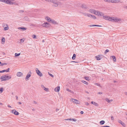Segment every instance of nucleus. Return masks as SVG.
Here are the masks:
<instances>
[{
  "label": "nucleus",
  "mask_w": 127,
  "mask_h": 127,
  "mask_svg": "<svg viewBox=\"0 0 127 127\" xmlns=\"http://www.w3.org/2000/svg\"><path fill=\"white\" fill-rule=\"evenodd\" d=\"M102 58V56L101 55H98L97 56H95V58L97 60H100Z\"/></svg>",
  "instance_id": "6"
},
{
  "label": "nucleus",
  "mask_w": 127,
  "mask_h": 127,
  "mask_svg": "<svg viewBox=\"0 0 127 127\" xmlns=\"http://www.w3.org/2000/svg\"><path fill=\"white\" fill-rule=\"evenodd\" d=\"M24 40V38L21 39H20V41L21 42H23Z\"/></svg>",
  "instance_id": "46"
},
{
  "label": "nucleus",
  "mask_w": 127,
  "mask_h": 127,
  "mask_svg": "<svg viewBox=\"0 0 127 127\" xmlns=\"http://www.w3.org/2000/svg\"><path fill=\"white\" fill-rule=\"evenodd\" d=\"M58 3H56L55 4H54L53 5L55 7H56L58 6Z\"/></svg>",
  "instance_id": "36"
},
{
  "label": "nucleus",
  "mask_w": 127,
  "mask_h": 127,
  "mask_svg": "<svg viewBox=\"0 0 127 127\" xmlns=\"http://www.w3.org/2000/svg\"><path fill=\"white\" fill-rule=\"evenodd\" d=\"M32 37L33 38H36V35L35 34H33L32 36Z\"/></svg>",
  "instance_id": "47"
},
{
  "label": "nucleus",
  "mask_w": 127,
  "mask_h": 127,
  "mask_svg": "<svg viewBox=\"0 0 127 127\" xmlns=\"http://www.w3.org/2000/svg\"><path fill=\"white\" fill-rule=\"evenodd\" d=\"M11 112L14 114L15 115H18L19 114V113L18 112Z\"/></svg>",
  "instance_id": "18"
},
{
  "label": "nucleus",
  "mask_w": 127,
  "mask_h": 127,
  "mask_svg": "<svg viewBox=\"0 0 127 127\" xmlns=\"http://www.w3.org/2000/svg\"><path fill=\"white\" fill-rule=\"evenodd\" d=\"M91 103L92 104L95 105L96 106H97L98 105L97 103L94 101H92Z\"/></svg>",
  "instance_id": "23"
},
{
  "label": "nucleus",
  "mask_w": 127,
  "mask_h": 127,
  "mask_svg": "<svg viewBox=\"0 0 127 127\" xmlns=\"http://www.w3.org/2000/svg\"><path fill=\"white\" fill-rule=\"evenodd\" d=\"M98 13H99V11H96L95 10V12L94 13L98 15Z\"/></svg>",
  "instance_id": "28"
},
{
  "label": "nucleus",
  "mask_w": 127,
  "mask_h": 127,
  "mask_svg": "<svg viewBox=\"0 0 127 127\" xmlns=\"http://www.w3.org/2000/svg\"><path fill=\"white\" fill-rule=\"evenodd\" d=\"M15 97H16V99L18 100V98L17 96H16Z\"/></svg>",
  "instance_id": "62"
},
{
  "label": "nucleus",
  "mask_w": 127,
  "mask_h": 127,
  "mask_svg": "<svg viewBox=\"0 0 127 127\" xmlns=\"http://www.w3.org/2000/svg\"><path fill=\"white\" fill-rule=\"evenodd\" d=\"M23 75L22 73L20 72H19L17 73V76L18 77L22 76Z\"/></svg>",
  "instance_id": "8"
},
{
  "label": "nucleus",
  "mask_w": 127,
  "mask_h": 127,
  "mask_svg": "<svg viewBox=\"0 0 127 127\" xmlns=\"http://www.w3.org/2000/svg\"><path fill=\"white\" fill-rule=\"evenodd\" d=\"M71 99L72 101H73L74 103L78 104L79 103V101L73 98Z\"/></svg>",
  "instance_id": "7"
},
{
  "label": "nucleus",
  "mask_w": 127,
  "mask_h": 127,
  "mask_svg": "<svg viewBox=\"0 0 127 127\" xmlns=\"http://www.w3.org/2000/svg\"><path fill=\"white\" fill-rule=\"evenodd\" d=\"M15 2H12L11 1V4H15Z\"/></svg>",
  "instance_id": "57"
},
{
  "label": "nucleus",
  "mask_w": 127,
  "mask_h": 127,
  "mask_svg": "<svg viewBox=\"0 0 127 127\" xmlns=\"http://www.w3.org/2000/svg\"><path fill=\"white\" fill-rule=\"evenodd\" d=\"M51 2L53 3L54 4H55L56 3H58L57 1L55 0H52Z\"/></svg>",
  "instance_id": "22"
},
{
  "label": "nucleus",
  "mask_w": 127,
  "mask_h": 127,
  "mask_svg": "<svg viewBox=\"0 0 127 127\" xmlns=\"http://www.w3.org/2000/svg\"><path fill=\"white\" fill-rule=\"evenodd\" d=\"M20 55V53H18V54H17V53H15V57H17V56H19V55Z\"/></svg>",
  "instance_id": "32"
},
{
  "label": "nucleus",
  "mask_w": 127,
  "mask_h": 127,
  "mask_svg": "<svg viewBox=\"0 0 127 127\" xmlns=\"http://www.w3.org/2000/svg\"><path fill=\"white\" fill-rule=\"evenodd\" d=\"M120 2V0H113L112 3H119Z\"/></svg>",
  "instance_id": "13"
},
{
  "label": "nucleus",
  "mask_w": 127,
  "mask_h": 127,
  "mask_svg": "<svg viewBox=\"0 0 127 127\" xmlns=\"http://www.w3.org/2000/svg\"><path fill=\"white\" fill-rule=\"evenodd\" d=\"M111 120H114V118L112 116H111Z\"/></svg>",
  "instance_id": "48"
},
{
  "label": "nucleus",
  "mask_w": 127,
  "mask_h": 127,
  "mask_svg": "<svg viewBox=\"0 0 127 127\" xmlns=\"http://www.w3.org/2000/svg\"><path fill=\"white\" fill-rule=\"evenodd\" d=\"M45 0L46 1H47L49 2H51L52 0Z\"/></svg>",
  "instance_id": "51"
},
{
  "label": "nucleus",
  "mask_w": 127,
  "mask_h": 127,
  "mask_svg": "<svg viewBox=\"0 0 127 127\" xmlns=\"http://www.w3.org/2000/svg\"><path fill=\"white\" fill-rule=\"evenodd\" d=\"M85 79L88 80H90L89 77H86L85 78Z\"/></svg>",
  "instance_id": "37"
},
{
  "label": "nucleus",
  "mask_w": 127,
  "mask_h": 127,
  "mask_svg": "<svg viewBox=\"0 0 127 127\" xmlns=\"http://www.w3.org/2000/svg\"><path fill=\"white\" fill-rule=\"evenodd\" d=\"M89 11L90 12L94 13L95 12V10L93 9H90L89 10Z\"/></svg>",
  "instance_id": "16"
},
{
  "label": "nucleus",
  "mask_w": 127,
  "mask_h": 127,
  "mask_svg": "<svg viewBox=\"0 0 127 127\" xmlns=\"http://www.w3.org/2000/svg\"><path fill=\"white\" fill-rule=\"evenodd\" d=\"M87 16L88 17H91V15L90 14H87Z\"/></svg>",
  "instance_id": "50"
},
{
  "label": "nucleus",
  "mask_w": 127,
  "mask_h": 127,
  "mask_svg": "<svg viewBox=\"0 0 127 127\" xmlns=\"http://www.w3.org/2000/svg\"><path fill=\"white\" fill-rule=\"evenodd\" d=\"M47 19L48 22H51V19L49 17H47L46 18Z\"/></svg>",
  "instance_id": "24"
},
{
  "label": "nucleus",
  "mask_w": 127,
  "mask_h": 127,
  "mask_svg": "<svg viewBox=\"0 0 127 127\" xmlns=\"http://www.w3.org/2000/svg\"><path fill=\"white\" fill-rule=\"evenodd\" d=\"M113 0H106V2H112Z\"/></svg>",
  "instance_id": "40"
},
{
  "label": "nucleus",
  "mask_w": 127,
  "mask_h": 127,
  "mask_svg": "<svg viewBox=\"0 0 127 127\" xmlns=\"http://www.w3.org/2000/svg\"><path fill=\"white\" fill-rule=\"evenodd\" d=\"M111 57L112 59H113V61L115 62L116 61V57L114 56H111Z\"/></svg>",
  "instance_id": "15"
},
{
  "label": "nucleus",
  "mask_w": 127,
  "mask_h": 127,
  "mask_svg": "<svg viewBox=\"0 0 127 127\" xmlns=\"http://www.w3.org/2000/svg\"><path fill=\"white\" fill-rule=\"evenodd\" d=\"M105 123V121H101L100 122V124L101 125H102L103 124Z\"/></svg>",
  "instance_id": "27"
},
{
  "label": "nucleus",
  "mask_w": 127,
  "mask_h": 127,
  "mask_svg": "<svg viewBox=\"0 0 127 127\" xmlns=\"http://www.w3.org/2000/svg\"><path fill=\"white\" fill-rule=\"evenodd\" d=\"M2 72H6V70H2Z\"/></svg>",
  "instance_id": "61"
},
{
  "label": "nucleus",
  "mask_w": 127,
  "mask_h": 127,
  "mask_svg": "<svg viewBox=\"0 0 127 127\" xmlns=\"http://www.w3.org/2000/svg\"><path fill=\"white\" fill-rule=\"evenodd\" d=\"M102 92H98V93L97 94H102Z\"/></svg>",
  "instance_id": "56"
},
{
  "label": "nucleus",
  "mask_w": 127,
  "mask_h": 127,
  "mask_svg": "<svg viewBox=\"0 0 127 127\" xmlns=\"http://www.w3.org/2000/svg\"><path fill=\"white\" fill-rule=\"evenodd\" d=\"M65 120H66V121H68L69 120L71 121V119H65Z\"/></svg>",
  "instance_id": "55"
},
{
  "label": "nucleus",
  "mask_w": 127,
  "mask_h": 127,
  "mask_svg": "<svg viewBox=\"0 0 127 127\" xmlns=\"http://www.w3.org/2000/svg\"><path fill=\"white\" fill-rule=\"evenodd\" d=\"M109 51L107 49L105 51V52H104V54H106Z\"/></svg>",
  "instance_id": "35"
},
{
  "label": "nucleus",
  "mask_w": 127,
  "mask_h": 127,
  "mask_svg": "<svg viewBox=\"0 0 127 127\" xmlns=\"http://www.w3.org/2000/svg\"><path fill=\"white\" fill-rule=\"evenodd\" d=\"M43 27L48 28L49 27V24L47 22H45L42 25Z\"/></svg>",
  "instance_id": "5"
},
{
  "label": "nucleus",
  "mask_w": 127,
  "mask_h": 127,
  "mask_svg": "<svg viewBox=\"0 0 127 127\" xmlns=\"http://www.w3.org/2000/svg\"><path fill=\"white\" fill-rule=\"evenodd\" d=\"M7 27H5L4 28V29L5 30H7L8 29V27L7 25H6Z\"/></svg>",
  "instance_id": "29"
},
{
  "label": "nucleus",
  "mask_w": 127,
  "mask_h": 127,
  "mask_svg": "<svg viewBox=\"0 0 127 127\" xmlns=\"http://www.w3.org/2000/svg\"><path fill=\"white\" fill-rule=\"evenodd\" d=\"M103 18L110 21H112L113 20V17H112L109 16H103Z\"/></svg>",
  "instance_id": "1"
},
{
  "label": "nucleus",
  "mask_w": 127,
  "mask_h": 127,
  "mask_svg": "<svg viewBox=\"0 0 127 127\" xmlns=\"http://www.w3.org/2000/svg\"><path fill=\"white\" fill-rule=\"evenodd\" d=\"M36 71L37 75L40 76H42L43 74L37 68L36 69Z\"/></svg>",
  "instance_id": "2"
},
{
  "label": "nucleus",
  "mask_w": 127,
  "mask_h": 127,
  "mask_svg": "<svg viewBox=\"0 0 127 127\" xmlns=\"http://www.w3.org/2000/svg\"><path fill=\"white\" fill-rule=\"evenodd\" d=\"M18 103L19 104H22L21 102H18Z\"/></svg>",
  "instance_id": "63"
},
{
  "label": "nucleus",
  "mask_w": 127,
  "mask_h": 127,
  "mask_svg": "<svg viewBox=\"0 0 127 127\" xmlns=\"http://www.w3.org/2000/svg\"><path fill=\"white\" fill-rule=\"evenodd\" d=\"M82 13L85 16H86L87 14H86V13H82Z\"/></svg>",
  "instance_id": "60"
},
{
  "label": "nucleus",
  "mask_w": 127,
  "mask_h": 127,
  "mask_svg": "<svg viewBox=\"0 0 127 127\" xmlns=\"http://www.w3.org/2000/svg\"><path fill=\"white\" fill-rule=\"evenodd\" d=\"M5 3L6 4L11 5V1L10 0H6Z\"/></svg>",
  "instance_id": "10"
},
{
  "label": "nucleus",
  "mask_w": 127,
  "mask_h": 127,
  "mask_svg": "<svg viewBox=\"0 0 127 127\" xmlns=\"http://www.w3.org/2000/svg\"><path fill=\"white\" fill-rule=\"evenodd\" d=\"M44 90L45 91H46L47 92L48 91V88H45L44 89Z\"/></svg>",
  "instance_id": "42"
},
{
  "label": "nucleus",
  "mask_w": 127,
  "mask_h": 127,
  "mask_svg": "<svg viewBox=\"0 0 127 127\" xmlns=\"http://www.w3.org/2000/svg\"><path fill=\"white\" fill-rule=\"evenodd\" d=\"M60 87L59 86H58L55 88L54 90L55 92H58L60 91Z\"/></svg>",
  "instance_id": "9"
},
{
  "label": "nucleus",
  "mask_w": 127,
  "mask_h": 127,
  "mask_svg": "<svg viewBox=\"0 0 127 127\" xmlns=\"http://www.w3.org/2000/svg\"><path fill=\"white\" fill-rule=\"evenodd\" d=\"M91 16L92 18H93L94 19H95L96 18V17L95 16L91 15Z\"/></svg>",
  "instance_id": "34"
},
{
  "label": "nucleus",
  "mask_w": 127,
  "mask_h": 127,
  "mask_svg": "<svg viewBox=\"0 0 127 127\" xmlns=\"http://www.w3.org/2000/svg\"><path fill=\"white\" fill-rule=\"evenodd\" d=\"M31 72L30 71L29 72V73L27 74L25 78V79L26 81H27L29 79V78L31 77Z\"/></svg>",
  "instance_id": "3"
},
{
  "label": "nucleus",
  "mask_w": 127,
  "mask_h": 127,
  "mask_svg": "<svg viewBox=\"0 0 127 127\" xmlns=\"http://www.w3.org/2000/svg\"><path fill=\"white\" fill-rule=\"evenodd\" d=\"M41 87L44 89L45 87L43 85H41Z\"/></svg>",
  "instance_id": "54"
},
{
  "label": "nucleus",
  "mask_w": 127,
  "mask_h": 127,
  "mask_svg": "<svg viewBox=\"0 0 127 127\" xmlns=\"http://www.w3.org/2000/svg\"><path fill=\"white\" fill-rule=\"evenodd\" d=\"M7 64V63H1V66H2L3 65H6Z\"/></svg>",
  "instance_id": "38"
},
{
  "label": "nucleus",
  "mask_w": 127,
  "mask_h": 127,
  "mask_svg": "<svg viewBox=\"0 0 127 127\" xmlns=\"http://www.w3.org/2000/svg\"><path fill=\"white\" fill-rule=\"evenodd\" d=\"M105 100L106 101H107L108 103L110 102V101H109L110 100H109V99H108V98H106V99Z\"/></svg>",
  "instance_id": "43"
},
{
  "label": "nucleus",
  "mask_w": 127,
  "mask_h": 127,
  "mask_svg": "<svg viewBox=\"0 0 127 127\" xmlns=\"http://www.w3.org/2000/svg\"><path fill=\"white\" fill-rule=\"evenodd\" d=\"M5 75H2L0 77V79L1 80V81L6 80V78L5 77Z\"/></svg>",
  "instance_id": "4"
},
{
  "label": "nucleus",
  "mask_w": 127,
  "mask_h": 127,
  "mask_svg": "<svg viewBox=\"0 0 127 127\" xmlns=\"http://www.w3.org/2000/svg\"><path fill=\"white\" fill-rule=\"evenodd\" d=\"M19 12L20 13H23L24 12V11L23 10H20L19 11Z\"/></svg>",
  "instance_id": "49"
},
{
  "label": "nucleus",
  "mask_w": 127,
  "mask_h": 127,
  "mask_svg": "<svg viewBox=\"0 0 127 127\" xmlns=\"http://www.w3.org/2000/svg\"><path fill=\"white\" fill-rule=\"evenodd\" d=\"M76 55L75 54H74L72 57V59L73 60H74L76 58Z\"/></svg>",
  "instance_id": "25"
},
{
  "label": "nucleus",
  "mask_w": 127,
  "mask_h": 127,
  "mask_svg": "<svg viewBox=\"0 0 127 127\" xmlns=\"http://www.w3.org/2000/svg\"><path fill=\"white\" fill-rule=\"evenodd\" d=\"M33 103H34L35 104H37V102H36V101H33Z\"/></svg>",
  "instance_id": "59"
},
{
  "label": "nucleus",
  "mask_w": 127,
  "mask_h": 127,
  "mask_svg": "<svg viewBox=\"0 0 127 127\" xmlns=\"http://www.w3.org/2000/svg\"><path fill=\"white\" fill-rule=\"evenodd\" d=\"M113 21H114L115 22H116L117 21H120L121 20V19L120 18H114V17H113Z\"/></svg>",
  "instance_id": "11"
},
{
  "label": "nucleus",
  "mask_w": 127,
  "mask_h": 127,
  "mask_svg": "<svg viewBox=\"0 0 127 127\" xmlns=\"http://www.w3.org/2000/svg\"><path fill=\"white\" fill-rule=\"evenodd\" d=\"M101 127H110V126H103Z\"/></svg>",
  "instance_id": "58"
},
{
  "label": "nucleus",
  "mask_w": 127,
  "mask_h": 127,
  "mask_svg": "<svg viewBox=\"0 0 127 127\" xmlns=\"http://www.w3.org/2000/svg\"><path fill=\"white\" fill-rule=\"evenodd\" d=\"M124 8L127 9V6H125V7H124Z\"/></svg>",
  "instance_id": "64"
},
{
  "label": "nucleus",
  "mask_w": 127,
  "mask_h": 127,
  "mask_svg": "<svg viewBox=\"0 0 127 127\" xmlns=\"http://www.w3.org/2000/svg\"><path fill=\"white\" fill-rule=\"evenodd\" d=\"M118 122L121 124L123 126H124L125 125V124L123 123L121 120H119Z\"/></svg>",
  "instance_id": "17"
},
{
  "label": "nucleus",
  "mask_w": 127,
  "mask_h": 127,
  "mask_svg": "<svg viewBox=\"0 0 127 127\" xmlns=\"http://www.w3.org/2000/svg\"><path fill=\"white\" fill-rule=\"evenodd\" d=\"M81 7L82 8L84 9H86L87 8L86 5L85 4H82L81 6Z\"/></svg>",
  "instance_id": "19"
},
{
  "label": "nucleus",
  "mask_w": 127,
  "mask_h": 127,
  "mask_svg": "<svg viewBox=\"0 0 127 127\" xmlns=\"http://www.w3.org/2000/svg\"><path fill=\"white\" fill-rule=\"evenodd\" d=\"M95 85L96 86H99L100 87V85L98 83H95Z\"/></svg>",
  "instance_id": "44"
},
{
  "label": "nucleus",
  "mask_w": 127,
  "mask_h": 127,
  "mask_svg": "<svg viewBox=\"0 0 127 127\" xmlns=\"http://www.w3.org/2000/svg\"><path fill=\"white\" fill-rule=\"evenodd\" d=\"M9 69H10V68H8L6 70V72H9Z\"/></svg>",
  "instance_id": "45"
},
{
  "label": "nucleus",
  "mask_w": 127,
  "mask_h": 127,
  "mask_svg": "<svg viewBox=\"0 0 127 127\" xmlns=\"http://www.w3.org/2000/svg\"><path fill=\"white\" fill-rule=\"evenodd\" d=\"M48 73L52 77H54V76L52 74H50V73L48 72Z\"/></svg>",
  "instance_id": "39"
},
{
  "label": "nucleus",
  "mask_w": 127,
  "mask_h": 127,
  "mask_svg": "<svg viewBox=\"0 0 127 127\" xmlns=\"http://www.w3.org/2000/svg\"><path fill=\"white\" fill-rule=\"evenodd\" d=\"M71 121L76 122V120L75 119H71Z\"/></svg>",
  "instance_id": "41"
},
{
  "label": "nucleus",
  "mask_w": 127,
  "mask_h": 127,
  "mask_svg": "<svg viewBox=\"0 0 127 127\" xmlns=\"http://www.w3.org/2000/svg\"><path fill=\"white\" fill-rule=\"evenodd\" d=\"M3 88H1L0 89V93H1L3 91Z\"/></svg>",
  "instance_id": "33"
},
{
  "label": "nucleus",
  "mask_w": 127,
  "mask_h": 127,
  "mask_svg": "<svg viewBox=\"0 0 127 127\" xmlns=\"http://www.w3.org/2000/svg\"><path fill=\"white\" fill-rule=\"evenodd\" d=\"M6 76V80H8L11 78V76H8L7 75H5Z\"/></svg>",
  "instance_id": "14"
},
{
  "label": "nucleus",
  "mask_w": 127,
  "mask_h": 127,
  "mask_svg": "<svg viewBox=\"0 0 127 127\" xmlns=\"http://www.w3.org/2000/svg\"><path fill=\"white\" fill-rule=\"evenodd\" d=\"M66 90L67 91H68L69 92H71V90H69L67 88L66 89Z\"/></svg>",
  "instance_id": "52"
},
{
  "label": "nucleus",
  "mask_w": 127,
  "mask_h": 127,
  "mask_svg": "<svg viewBox=\"0 0 127 127\" xmlns=\"http://www.w3.org/2000/svg\"><path fill=\"white\" fill-rule=\"evenodd\" d=\"M5 39L4 37H2V39H1V41L2 42H3L4 43L5 42Z\"/></svg>",
  "instance_id": "31"
},
{
  "label": "nucleus",
  "mask_w": 127,
  "mask_h": 127,
  "mask_svg": "<svg viewBox=\"0 0 127 127\" xmlns=\"http://www.w3.org/2000/svg\"><path fill=\"white\" fill-rule=\"evenodd\" d=\"M104 15V14L102 12H99V13H98V16H103Z\"/></svg>",
  "instance_id": "20"
},
{
  "label": "nucleus",
  "mask_w": 127,
  "mask_h": 127,
  "mask_svg": "<svg viewBox=\"0 0 127 127\" xmlns=\"http://www.w3.org/2000/svg\"><path fill=\"white\" fill-rule=\"evenodd\" d=\"M18 29H21L23 31H25L27 29L26 28H24V27H19V28H18Z\"/></svg>",
  "instance_id": "21"
},
{
  "label": "nucleus",
  "mask_w": 127,
  "mask_h": 127,
  "mask_svg": "<svg viewBox=\"0 0 127 127\" xmlns=\"http://www.w3.org/2000/svg\"><path fill=\"white\" fill-rule=\"evenodd\" d=\"M6 0H0V1L2 2H5V1Z\"/></svg>",
  "instance_id": "53"
},
{
  "label": "nucleus",
  "mask_w": 127,
  "mask_h": 127,
  "mask_svg": "<svg viewBox=\"0 0 127 127\" xmlns=\"http://www.w3.org/2000/svg\"><path fill=\"white\" fill-rule=\"evenodd\" d=\"M81 82L83 83H84V84H88V83L86 82V81H84V80H82L81 81Z\"/></svg>",
  "instance_id": "30"
},
{
  "label": "nucleus",
  "mask_w": 127,
  "mask_h": 127,
  "mask_svg": "<svg viewBox=\"0 0 127 127\" xmlns=\"http://www.w3.org/2000/svg\"><path fill=\"white\" fill-rule=\"evenodd\" d=\"M89 27H92L94 26H96V27H101V26L100 25H89L88 26Z\"/></svg>",
  "instance_id": "12"
},
{
  "label": "nucleus",
  "mask_w": 127,
  "mask_h": 127,
  "mask_svg": "<svg viewBox=\"0 0 127 127\" xmlns=\"http://www.w3.org/2000/svg\"><path fill=\"white\" fill-rule=\"evenodd\" d=\"M51 23H52L54 24H55L56 23V22L53 20H51Z\"/></svg>",
  "instance_id": "26"
}]
</instances>
